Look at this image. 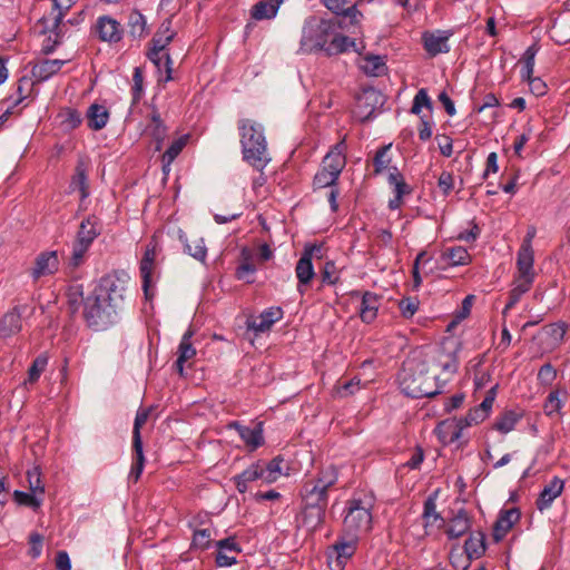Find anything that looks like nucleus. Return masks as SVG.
Masks as SVG:
<instances>
[{
	"label": "nucleus",
	"mask_w": 570,
	"mask_h": 570,
	"mask_svg": "<svg viewBox=\"0 0 570 570\" xmlns=\"http://www.w3.org/2000/svg\"><path fill=\"white\" fill-rule=\"evenodd\" d=\"M129 275L114 271L102 276L83 301V316L89 326L102 330L112 323L114 315L122 307Z\"/></svg>",
	"instance_id": "nucleus-1"
},
{
	"label": "nucleus",
	"mask_w": 570,
	"mask_h": 570,
	"mask_svg": "<svg viewBox=\"0 0 570 570\" xmlns=\"http://www.w3.org/2000/svg\"><path fill=\"white\" fill-rule=\"evenodd\" d=\"M338 481V471L334 465L322 468L315 475L306 479L301 488V525L314 531L322 525L328 505V493Z\"/></svg>",
	"instance_id": "nucleus-2"
},
{
	"label": "nucleus",
	"mask_w": 570,
	"mask_h": 570,
	"mask_svg": "<svg viewBox=\"0 0 570 570\" xmlns=\"http://www.w3.org/2000/svg\"><path fill=\"white\" fill-rule=\"evenodd\" d=\"M336 22L311 16L305 19L302 27L299 53H313L325 51L333 56L347 51L355 47V41L342 35H336Z\"/></svg>",
	"instance_id": "nucleus-3"
},
{
	"label": "nucleus",
	"mask_w": 570,
	"mask_h": 570,
	"mask_svg": "<svg viewBox=\"0 0 570 570\" xmlns=\"http://www.w3.org/2000/svg\"><path fill=\"white\" fill-rule=\"evenodd\" d=\"M537 229L530 226L517 253L515 266L517 271L512 281V288L509 293V299L503 308L502 314L505 316L508 311L513 308L521 297L528 293L535 279L534 269V249L532 246Z\"/></svg>",
	"instance_id": "nucleus-4"
},
{
	"label": "nucleus",
	"mask_w": 570,
	"mask_h": 570,
	"mask_svg": "<svg viewBox=\"0 0 570 570\" xmlns=\"http://www.w3.org/2000/svg\"><path fill=\"white\" fill-rule=\"evenodd\" d=\"M428 362L417 357L407 358L399 374L401 391L413 399L433 397L442 392L435 374H429Z\"/></svg>",
	"instance_id": "nucleus-5"
},
{
	"label": "nucleus",
	"mask_w": 570,
	"mask_h": 570,
	"mask_svg": "<svg viewBox=\"0 0 570 570\" xmlns=\"http://www.w3.org/2000/svg\"><path fill=\"white\" fill-rule=\"evenodd\" d=\"M243 159L253 168L263 171L271 161L264 127L252 119L238 121Z\"/></svg>",
	"instance_id": "nucleus-6"
},
{
	"label": "nucleus",
	"mask_w": 570,
	"mask_h": 570,
	"mask_svg": "<svg viewBox=\"0 0 570 570\" xmlns=\"http://www.w3.org/2000/svg\"><path fill=\"white\" fill-rule=\"evenodd\" d=\"M374 504L375 499L371 493L355 494L346 502L343 525L348 535L358 537L372 529Z\"/></svg>",
	"instance_id": "nucleus-7"
},
{
	"label": "nucleus",
	"mask_w": 570,
	"mask_h": 570,
	"mask_svg": "<svg viewBox=\"0 0 570 570\" xmlns=\"http://www.w3.org/2000/svg\"><path fill=\"white\" fill-rule=\"evenodd\" d=\"M77 0H52V11L38 21L39 31L48 35L43 51L51 52L62 38L63 18Z\"/></svg>",
	"instance_id": "nucleus-8"
},
{
	"label": "nucleus",
	"mask_w": 570,
	"mask_h": 570,
	"mask_svg": "<svg viewBox=\"0 0 570 570\" xmlns=\"http://www.w3.org/2000/svg\"><path fill=\"white\" fill-rule=\"evenodd\" d=\"M322 246L321 245H307L305 246L301 258L296 263L295 274L298 279L297 291L299 294H304L306 286L312 282L315 276L313 267V258L321 257Z\"/></svg>",
	"instance_id": "nucleus-9"
},
{
	"label": "nucleus",
	"mask_w": 570,
	"mask_h": 570,
	"mask_svg": "<svg viewBox=\"0 0 570 570\" xmlns=\"http://www.w3.org/2000/svg\"><path fill=\"white\" fill-rule=\"evenodd\" d=\"M357 538L350 535V539L336 541L327 553L328 566L332 570H343L347 560L356 551Z\"/></svg>",
	"instance_id": "nucleus-10"
},
{
	"label": "nucleus",
	"mask_w": 570,
	"mask_h": 570,
	"mask_svg": "<svg viewBox=\"0 0 570 570\" xmlns=\"http://www.w3.org/2000/svg\"><path fill=\"white\" fill-rule=\"evenodd\" d=\"M322 4L333 12L334 14L342 17L343 20H348L345 27L356 26L361 22L363 13L357 9V6L362 2L358 0L352 4L348 0H321Z\"/></svg>",
	"instance_id": "nucleus-11"
},
{
	"label": "nucleus",
	"mask_w": 570,
	"mask_h": 570,
	"mask_svg": "<svg viewBox=\"0 0 570 570\" xmlns=\"http://www.w3.org/2000/svg\"><path fill=\"white\" fill-rule=\"evenodd\" d=\"M450 30L425 31L422 35V42L425 51L431 57L450 51L449 39L452 36Z\"/></svg>",
	"instance_id": "nucleus-12"
},
{
	"label": "nucleus",
	"mask_w": 570,
	"mask_h": 570,
	"mask_svg": "<svg viewBox=\"0 0 570 570\" xmlns=\"http://www.w3.org/2000/svg\"><path fill=\"white\" fill-rule=\"evenodd\" d=\"M464 429L460 417H450L441 421L434 429V433L443 445H449L461 438Z\"/></svg>",
	"instance_id": "nucleus-13"
},
{
	"label": "nucleus",
	"mask_w": 570,
	"mask_h": 570,
	"mask_svg": "<svg viewBox=\"0 0 570 570\" xmlns=\"http://www.w3.org/2000/svg\"><path fill=\"white\" fill-rule=\"evenodd\" d=\"M59 268V258L56 250H46L40 253L35 261V266L30 271L31 277L37 281L43 276L55 274Z\"/></svg>",
	"instance_id": "nucleus-14"
},
{
	"label": "nucleus",
	"mask_w": 570,
	"mask_h": 570,
	"mask_svg": "<svg viewBox=\"0 0 570 570\" xmlns=\"http://www.w3.org/2000/svg\"><path fill=\"white\" fill-rule=\"evenodd\" d=\"M471 527V515L465 509L461 508L448 520L445 533L450 540L459 539L466 534Z\"/></svg>",
	"instance_id": "nucleus-15"
},
{
	"label": "nucleus",
	"mask_w": 570,
	"mask_h": 570,
	"mask_svg": "<svg viewBox=\"0 0 570 570\" xmlns=\"http://www.w3.org/2000/svg\"><path fill=\"white\" fill-rule=\"evenodd\" d=\"M563 489L564 481L558 476H553L539 493L535 502L537 509L541 512L550 509L553 501L561 495Z\"/></svg>",
	"instance_id": "nucleus-16"
},
{
	"label": "nucleus",
	"mask_w": 570,
	"mask_h": 570,
	"mask_svg": "<svg viewBox=\"0 0 570 570\" xmlns=\"http://www.w3.org/2000/svg\"><path fill=\"white\" fill-rule=\"evenodd\" d=\"M24 309V306H14L2 316L0 321L1 337H11L22 330V313Z\"/></svg>",
	"instance_id": "nucleus-17"
},
{
	"label": "nucleus",
	"mask_w": 570,
	"mask_h": 570,
	"mask_svg": "<svg viewBox=\"0 0 570 570\" xmlns=\"http://www.w3.org/2000/svg\"><path fill=\"white\" fill-rule=\"evenodd\" d=\"M229 428L237 431L240 439L250 450H256L264 443L262 423H258L255 428H249L238 422H232Z\"/></svg>",
	"instance_id": "nucleus-18"
},
{
	"label": "nucleus",
	"mask_w": 570,
	"mask_h": 570,
	"mask_svg": "<svg viewBox=\"0 0 570 570\" xmlns=\"http://www.w3.org/2000/svg\"><path fill=\"white\" fill-rule=\"evenodd\" d=\"M346 145L345 140H341L337 142L324 157L322 166L325 169L332 170L334 175H338L342 173L346 165L345 157Z\"/></svg>",
	"instance_id": "nucleus-19"
},
{
	"label": "nucleus",
	"mask_w": 570,
	"mask_h": 570,
	"mask_svg": "<svg viewBox=\"0 0 570 570\" xmlns=\"http://www.w3.org/2000/svg\"><path fill=\"white\" fill-rule=\"evenodd\" d=\"M217 548L216 564L218 567H230L236 563V556L240 552V549L235 539H223L217 542Z\"/></svg>",
	"instance_id": "nucleus-20"
},
{
	"label": "nucleus",
	"mask_w": 570,
	"mask_h": 570,
	"mask_svg": "<svg viewBox=\"0 0 570 570\" xmlns=\"http://www.w3.org/2000/svg\"><path fill=\"white\" fill-rule=\"evenodd\" d=\"M283 317L281 307H269L263 311L255 320H253L248 327L256 333H264L268 331L273 324Z\"/></svg>",
	"instance_id": "nucleus-21"
},
{
	"label": "nucleus",
	"mask_w": 570,
	"mask_h": 570,
	"mask_svg": "<svg viewBox=\"0 0 570 570\" xmlns=\"http://www.w3.org/2000/svg\"><path fill=\"white\" fill-rule=\"evenodd\" d=\"M381 305V296L373 292H364L362 294L361 305H360V317L361 320L370 324L372 323L376 316Z\"/></svg>",
	"instance_id": "nucleus-22"
},
{
	"label": "nucleus",
	"mask_w": 570,
	"mask_h": 570,
	"mask_svg": "<svg viewBox=\"0 0 570 570\" xmlns=\"http://www.w3.org/2000/svg\"><path fill=\"white\" fill-rule=\"evenodd\" d=\"M99 38L104 41L117 42L121 39L122 30L119 22L110 17H100L96 24Z\"/></svg>",
	"instance_id": "nucleus-23"
},
{
	"label": "nucleus",
	"mask_w": 570,
	"mask_h": 570,
	"mask_svg": "<svg viewBox=\"0 0 570 570\" xmlns=\"http://www.w3.org/2000/svg\"><path fill=\"white\" fill-rule=\"evenodd\" d=\"M69 59H43L32 67V75L39 81H46L60 71Z\"/></svg>",
	"instance_id": "nucleus-24"
},
{
	"label": "nucleus",
	"mask_w": 570,
	"mask_h": 570,
	"mask_svg": "<svg viewBox=\"0 0 570 570\" xmlns=\"http://www.w3.org/2000/svg\"><path fill=\"white\" fill-rule=\"evenodd\" d=\"M195 332L191 328H188L185 334L183 335L180 343L178 345L177 350V360H176V367L179 374L184 373V364L195 357L196 355V348L191 344V337L194 336Z\"/></svg>",
	"instance_id": "nucleus-25"
},
{
	"label": "nucleus",
	"mask_w": 570,
	"mask_h": 570,
	"mask_svg": "<svg viewBox=\"0 0 570 570\" xmlns=\"http://www.w3.org/2000/svg\"><path fill=\"white\" fill-rule=\"evenodd\" d=\"M389 183L394 187V198L390 199L389 208L395 210L401 207L403 196L410 194L411 190L397 168H393V171L390 173Z\"/></svg>",
	"instance_id": "nucleus-26"
},
{
	"label": "nucleus",
	"mask_w": 570,
	"mask_h": 570,
	"mask_svg": "<svg viewBox=\"0 0 570 570\" xmlns=\"http://www.w3.org/2000/svg\"><path fill=\"white\" fill-rule=\"evenodd\" d=\"M178 239L184 245V252L189 256L194 257L199 262H205L207 257V248L205 245V240L203 237H195L194 239H189L187 235L183 232H178Z\"/></svg>",
	"instance_id": "nucleus-27"
},
{
	"label": "nucleus",
	"mask_w": 570,
	"mask_h": 570,
	"mask_svg": "<svg viewBox=\"0 0 570 570\" xmlns=\"http://www.w3.org/2000/svg\"><path fill=\"white\" fill-rule=\"evenodd\" d=\"M520 513L517 509H509L503 511L493 528V537L495 541L502 540L505 534L511 530L513 524L519 520Z\"/></svg>",
	"instance_id": "nucleus-28"
},
{
	"label": "nucleus",
	"mask_w": 570,
	"mask_h": 570,
	"mask_svg": "<svg viewBox=\"0 0 570 570\" xmlns=\"http://www.w3.org/2000/svg\"><path fill=\"white\" fill-rule=\"evenodd\" d=\"M441 259L451 267L465 266L472 262V256L463 246L448 247L441 253Z\"/></svg>",
	"instance_id": "nucleus-29"
},
{
	"label": "nucleus",
	"mask_w": 570,
	"mask_h": 570,
	"mask_svg": "<svg viewBox=\"0 0 570 570\" xmlns=\"http://www.w3.org/2000/svg\"><path fill=\"white\" fill-rule=\"evenodd\" d=\"M109 116V111L104 105L92 104L86 112L87 125L91 130H101L106 127Z\"/></svg>",
	"instance_id": "nucleus-30"
},
{
	"label": "nucleus",
	"mask_w": 570,
	"mask_h": 570,
	"mask_svg": "<svg viewBox=\"0 0 570 570\" xmlns=\"http://www.w3.org/2000/svg\"><path fill=\"white\" fill-rule=\"evenodd\" d=\"M146 131L153 137L156 142V150H160L164 140L167 137L168 129L164 124L159 112L157 110H153L150 115L149 122L146 127Z\"/></svg>",
	"instance_id": "nucleus-31"
},
{
	"label": "nucleus",
	"mask_w": 570,
	"mask_h": 570,
	"mask_svg": "<svg viewBox=\"0 0 570 570\" xmlns=\"http://www.w3.org/2000/svg\"><path fill=\"white\" fill-rule=\"evenodd\" d=\"M99 234L98 219L96 217H88L81 222L76 240L90 247Z\"/></svg>",
	"instance_id": "nucleus-32"
},
{
	"label": "nucleus",
	"mask_w": 570,
	"mask_h": 570,
	"mask_svg": "<svg viewBox=\"0 0 570 570\" xmlns=\"http://www.w3.org/2000/svg\"><path fill=\"white\" fill-rule=\"evenodd\" d=\"M261 462L250 464L242 473L235 475L233 481L240 493H245L248 489V483L261 480Z\"/></svg>",
	"instance_id": "nucleus-33"
},
{
	"label": "nucleus",
	"mask_w": 570,
	"mask_h": 570,
	"mask_svg": "<svg viewBox=\"0 0 570 570\" xmlns=\"http://www.w3.org/2000/svg\"><path fill=\"white\" fill-rule=\"evenodd\" d=\"M436 497L438 493L431 494L424 501L422 519L424 521L425 529L434 527L436 523H439L438 527L444 524V519L436 511Z\"/></svg>",
	"instance_id": "nucleus-34"
},
{
	"label": "nucleus",
	"mask_w": 570,
	"mask_h": 570,
	"mask_svg": "<svg viewBox=\"0 0 570 570\" xmlns=\"http://www.w3.org/2000/svg\"><path fill=\"white\" fill-rule=\"evenodd\" d=\"M279 6L274 0H259L250 9V18L256 21L274 19Z\"/></svg>",
	"instance_id": "nucleus-35"
},
{
	"label": "nucleus",
	"mask_w": 570,
	"mask_h": 570,
	"mask_svg": "<svg viewBox=\"0 0 570 570\" xmlns=\"http://www.w3.org/2000/svg\"><path fill=\"white\" fill-rule=\"evenodd\" d=\"M485 552V537L482 532H471L464 542V553L470 559H479Z\"/></svg>",
	"instance_id": "nucleus-36"
},
{
	"label": "nucleus",
	"mask_w": 570,
	"mask_h": 570,
	"mask_svg": "<svg viewBox=\"0 0 570 570\" xmlns=\"http://www.w3.org/2000/svg\"><path fill=\"white\" fill-rule=\"evenodd\" d=\"M360 67L367 76H382L386 71L385 58L379 55H366L363 57Z\"/></svg>",
	"instance_id": "nucleus-37"
},
{
	"label": "nucleus",
	"mask_w": 570,
	"mask_h": 570,
	"mask_svg": "<svg viewBox=\"0 0 570 570\" xmlns=\"http://www.w3.org/2000/svg\"><path fill=\"white\" fill-rule=\"evenodd\" d=\"M176 32L171 30V22L164 21L150 40V48L168 49V45L175 38Z\"/></svg>",
	"instance_id": "nucleus-38"
},
{
	"label": "nucleus",
	"mask_w": 570,
	"mask_h": 570,
	"mask_svg": "<svg viewBox=\"0 0 570 570\" xmlns=\"http://www.w3.org/2000/svg\"><path fill=\"white\" fill-rule=\"evenodd\" d=\"M188 140V136H181L178 139L174 140L168 149L164 153L161 157L163 163V170L165 174H168L170 171V165L171 163L177 158V156L181 153V150L185 148Z\"/></svg>",
	"instance_id": "nucleus-39"
},
{
	"label": "nucleus",
	"mask_w": 570,
	"mask_h": 570,
	"mask_svg": "<svg viewBox=\"0 0 570 570\" xmlns=\"http://www.w3.org/2000/svg\"><path fill=\"white\" fill-rule=\"evenodd\" d=\"M70 189L72 191H79L81 199H86L89 196L88 178L82 164L76 167L75 175L70 181Z\"/></svg>",
	"instance_id": "nucleus-40"
},
{
	"label": "nucleus",
	"mask_w": 570,
	"mask_h": 570,
	"mask_svg": "<svg viewBox=\"0 0 570 570\" xmlns=\"http://www.w3.org/2000/svg\"><path fill=\"white\" fill-rule=\"evenodd\" d=\"M521 417L522 415L515 411H507L497 419L494 429L503 434H507L515 429V425L521 420Z\"/></svg>",
	"instance_id": "nucleus-41"
},
{
	"label": "nucleus",
	"mask_w": 570,
	"mask_h": 570,
	"mask_svg": "<svg viewBox=\"0 0 570 570\" xmlns=\"http://www.w3.org/2000/svg\"><path fill=\"white\" fill-rule=\"evenodd\" d=\"M561 395L566 396L567 392L561 390H554L549 393L543 404V411L546 415L553 416L554 414H560L561 409L563 407L564 401L561 399Z\"/></svg>",
	"instance_id": "nucleus-42"
},
{
	"label": "nucleus",
	"mask_w": 570,
	"mask_h": 570,
	"mask_svg": "<svg viewBox=\"0 0 570 570\" xmlns=\"http://www.w3.org/2000/svg\"><path fill=\"white\" fill-rule=\"evenodd\" d=\"M155 271L156 263L141 262L139 264V272L142 279V291L147 298H150L153 294L150 293L151 286L155 284Z\"/></svg>",
	"instance_id": "nucleus-43"
},
{
	"label": "nucleus",
	"mask_w": 570,
	"mask_h": 570,
	"mask_svg": "<svg viewBox=\"0 0 570 570\" xmlns=\"http://www.w3.org/2000/svg\"><path fill=\"white\" fill-rule=\"evenodd\" d=\"M33 88V82L28 77H22L17 82V89H16V97H10L9 102L12 108L20 105L22 101H24L31 94Z\"/></svg>",
	"instance_id": "nucleus-44"
},
{
	"label": "nucleus",
	"mask_w": 570,
	"mask_h": 570,
	"mask_svg": "<svg viewBox=\"0 0 570 570\" xmlns=\"http://www.w3.org/2000/svg\"><path fill=\"white\" fill-rule=\"evenodd\" d=\"M538 46L532 45L527 48L520 62L522 63L521 78H531L533 76L535 56L538 53Z\"/></svg>",
	"instance_id": "nucleus-45"
},
{
	"label": "nucleus",
	"mask_w": 570,
	"mask_h": 570,
	"mask_svg": "<svg viewBox=\"0 0 570 570\" xmlns=\"http://www.w3.org/2000/svg\"><path fill=\"white\" fill-rule=\"evenodd\" d=\"M338 177V175H334L332 170L325 169V167L322 166L315 174L313 184L315 188H332L335 187Z\"/></svg>",
	"instance_id": "nucleus-46"
},
{
	"label": "nucleus",
	"mask_w": 570,
	"mask_h": 570,
	"mask_svg": "<svg viewBox=\"0 0 570 570\" xmlns=\"http://www.w3.org/2000/svg\"><path fill=\"white\" fill-rule=\"evenodd\" d=\"M149 416V410L141 409L136 413L134 429H132V448H138L142 445L141 433L140 430L144 424L147 422Z\"/></svg>",
	"instance_id": "nucleus-47"
},
{
	"label": "nucleus",
	"mask_w": 570,
	"mask_h": 570,
	"mask_svg": "<svg viewBox=\"0 0 570 570\" xmlns=\"http://www.w3.org/2000/svg\"><path fill=\"white\" fill-rule=\"evenodd\" d=\"M37 495L38 494H33L31 491L30 493L20 490L13 491V500L18 505L30 507L35 510L39 509L42 503V499Z\"/></svg>",
	"instance_id": "nucleus-48"
},
{
	"label": "nucleus",
	"mask_w": 570,
	"mask_h": 570,
	"mask_svg": "<svg viewBox=\"0 0 570 570\" xmlns=\"http://www.w3.org/2000/svg\"><path fill=\"white\" fill-rule=\"evenodd\" d=\"M449 560L455 570H468L472 561V559L464 553V550L461 551L458 547L451 549Z\"/></svg>",
	"instance_id": "nucleus-49"
},
{
	"label": "nucleus",
	"mask_w": 570,
	"mask_h": 570,
	"mask_svg": "<svg viewBox=\"0 0 570 570\" xmlns=\"http://www.w3.org/2000/svg\"><path fill=\"white\" fill-rule=\"evenodd\" d=\"M135 452L134 462L129 472V479L134 482H137L144 471L145 465V456L142 451V445L138 448H132Z\"/></svg>",
	"instance_id": "nucleus-50"
},
{
	"label": "nucleus",
	"mask_w": 570,
	"mask_h": 570,
	"mask_svg": "<svg viewBox=\"0 0 570 570\" xmlns=\"http://www.w3.org/2000/svg\"><path fill=\"white\" fill-rule=\"evenodd\" d=\"M391 145L382 146L375 154L374 157V173L382 174L384 170L389 168L391 163V157L389 156V150Z\"/></svg>",
	"instance_id": "nucleus-51"
},
{
	"label": "nucleus",
	"mask_w": 570,
	"mask_h": 570,
	"mask_svg": "<svg viewBox=\"0 0 570 570\" xmlns=\"http://www.w3.org/2000/svg\"><path fill=\"white\" fill-rule=\"evenodd\" d=\"M422 108H426L429 110L432 109V101L428 95V90L422 88L414 96L411 112L417 116H422Z\"/></svg>",
	"instance_id": "nucleus-52"
},
{
	"label": "nucleus",
	"mask_w": 570,
	"mask_h": 570,
	"mask_svg": "<svg viewBox=\"0 0 570 570\" xmlns=\"http://www.w3.org/2000/svg\"><path fill=\"white\" fill-rule=\"evenodd\" d=\"M27 480L29 489L33 494H43L45 485L41 481V471L38 466L32 468L27 472Z\"/></svg>",
	"instance_id": "nucleus-53"
},
{
	"label": "nucleus",
	"mask_w": 570,
	"mask_h": 570,
	"mask_svg": "<svg viewBox=\"0 0 570 570\" xmlns=\"http://www.w3.org/2000/svg\"><path fill=\"white\" fill-rule=\"evenodd\" d=\"M89 248H90L89 246H87L78 240H75L73 245H72L71 256L69 259V266L71 268L79 267L83 263L85 256Z\"/></svg>",
	"instance_id": "nucleus-54"
},
{
	"label": "nucleus",
	"mask_w": 570,
	"mask_h": 570,
	"mask_svg": "<svg viewBox=\"0 0 570 570\" xmlns=\"http://www.w3.org/2000/svg\"><path fill=\"white\" fill-rule=\"evenodd\" d=\"M48 364V358L43 355H39L31 364L28 371V380L29 383H35L39 380L41 373L46 370Z\"/></svg>",
	"instance_id": "nucleus-55"
},
{
	"label": "nucleus",
	"mask_w": 570,
	"mask_h": 570,
	"mask_svg": "<svg viewBox=\"0 0 570 570\" xmlns=\"http://www.w3.org/2000/svg\"><path fill=\"white\" fill-rule=\"evenodd\" d=\"M488 416V413H485V411L479 407L478 405L471 409L465 416L460 417V420L462 421L463 425L466 429L469 426L476 425L483 422Z\"/></svg>",
	"instance_id": "nucleus-56"
},
{
	"label": "nucleus",
	"mask_w": 570,
	"mask_h": 570,
	"mask_svg": "<svg viewBox=\"0 0 570 570\" xmlns=\"http://www.w3.org/2000/svg\"><path fill=\"white\" fill-rule=\"evenodd\" d=\"M210 538L212 531L209 528L195 530L191 544L200 550L207 549L210 544Z\"/></svg>",
	"instance_id": "nucleus-57"
},
{
	"label": "nucleus",
	"mask_w": 570,
	"mask_h": 570,
	"mask_svg": "<svg viewBox=\"0 0 570 570\" xmlns=\"http://www.w3.org/2000/svg\"><path fill=\"white\" fill-rule=\"evenodd\" d=\"M131 94L134 102L140 100L144 94V75L139 67L134 69Z\"/></svg>",
	"instance_id": "nucleus-58"
},
{
	"label": "nucleus",
	"mask_w": 570,
	"mask_h": 570,
	"mask_svg": "<svg viewBox=\"0 0 570 570\" xmlns=\"http://www.w3.org/2000/svg\"><path fill=\"white\" fill-rule=\"evenodd\" d=\"M161 247L156 236H153L151 239L145 247V252L141 258V262L156 263V258L160 253Z\"/></svg>",
	"instance_id": "nucleus-59"
},
{
	"label": "nucleus",
	"mask_w": 570,
	"mask_h": 570,
	"mask_svg": "<svg viewBox=\"0 0 570 570\" xmlns=\"http://www.w3.org/2000/svg\"><path fill=\"white\" fill-rule=\"evenodd\" d=\"M399 308L403 317L411 318L419 309V301L415 297H404L400 301Z\"/></svg>",
	"instance_id": "nucleus-60"
},
{
	"label": "nucleus",
	"mask_w": 570,
	"mask_h": 570,
	"mask_svg": "<svg viewBox=\"0 0 570 570\" xmlns=\"http://www.w3.org/2000/svg\"><path fill=\"white\" fill-rule=\"evenodd\" d=\"M340 281V274L334 262H326L322 271V282L328 285H335Z\"/></svg>",
	"instance_id": "nucleus-61"
},
{
	"label": "nucleus",
	"mask_w": 570,
	"mask_h": 570,
	"mask_svg": "<svg viewBox=\"0 0 570 570\" xmlns=\"http://www.w3.org/2000/svg\"><path fill=\"white\" fill-rule=\"evenodd\" d=\"M564 27V20L562 18L557 19L551 27L550 35L551 38L558 43H567L570 40V31L567 35H563L562 30Z\"/></svg>",
	"instance_id": "nucleus-62"
},
{
	"label": "nucleus",
	"mask_w": 570,
	"mask_h": 570,
	"mask_svg": "<svg viewBox=\"0 0 570 570\" xmlns=\"http://www.w3.org/2000/svg\"><path fill=\"white\" fill-rule=\"evenodd\" d=\"M556 377L557 371L550 363H546L540 367L538 373V380L540 381L541 384L551 385Z\"/></svg>",
	"instance_id": "nucleus-63"
},
{
	"label": "nucleus",
	"mask_w": 570,
	"mask_h": 570,
	"mask_svg": "<svg viewBox=\"0 0 570 570\" xmlns=\"http://www.w3.org/2000/svg\"><path fill=\"white\" fill-rule=\"evenodd\" d=\"M256 272V267L248 259L244 261L236 269V277L247 283H253L252 276Z\"/></svg>",
	"instance_id": "nucleus-64"
}]
</instances>
